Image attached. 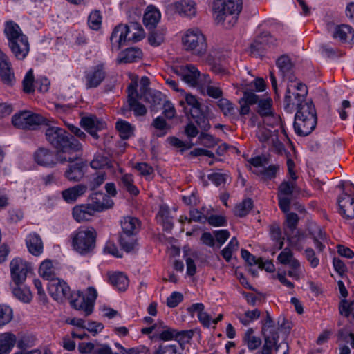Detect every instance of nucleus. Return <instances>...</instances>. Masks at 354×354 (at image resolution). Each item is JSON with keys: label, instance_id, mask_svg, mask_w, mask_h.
Wrapping results in <instances>:
<instances>
[{"label": "nucleus", "instance_id": "ea45409f", "mask_svg": "<svg viewBox=\"0 0 354 354\" xmlns=\"http://www.w3.org/2000/svg\"><path fill=\"white\" fill-rule=\"evenodd\" d=\"M50 121L46 118H44L39 114L33 113L28 111V117L27 120V126L28 128L26 129H33L35 126L44 124L48 127L50 126Z\"/></svg>", "mask_w": 354, "mask_h": 354}, {"label": "nucleus", "instance_id": "69168bd1", "mask_svg": "<svg viewBox=\"0 0 354 354\" xmlns=\"http://www.w3.org/2000/svg\"><path fill=\"white\" fill-rule=\"evenodd\" d=\"M162 114L167 118V119H172L176 116V109L174 107V105L171 103V102L169 100H166L162 104Z\"/></svg>", "mask_w": 354, "mask_h": 354}, {"label": "nucleus", "instance_id": "e2e57ef3", "mask_svg": "<svg viewBox=\"0 0 354 354\" xmlns=\"http://www.w3.org/2000/svg\"><path fill=\"white\" fill-rule=\"evenodd\" d=\"M205 221H207L210 225L214 227L225 226L227 225V220L225 217L221 215H211L206 216Z\"/></svg>", "mask_w": 354, "mask_h": 354}, {"label": "nucleus", "instance_id": "6e6552de", "mask_svg": "<svg viewBox=\"0 0 354 354\" xmlns=\"http://www.w3.org/2000/svg\"><path fill=\"white\" fill-rule=\"evenodd\" d=\"M185 102L191 107L190 115L198 127L203 131H207L211 125L208 118L201 110V104L197 97L190 93H185Z\"/></svg>", "mask_w": 354, "mask_h": 354}, {"label": "nucleus", "instance_id": "13d9d810", "mask_svg": "<svg viewBox=\"0 0 354 354\" xmlns=\"http://www.w3.org/2000/svg\"><path fill=\"white\" fill-rule=\"evenodd\" d=\"M71 289H49L50 296L58 302H63L68 299Z\"/></svg>", "mask_w": 354, "mask_h": 354}, {"label": "nucleus", "instance_id": "58836bf2", "mask_svg": "<svg viewBox=\"0 0 354 354\" xmlns=\"http://www.w3.org/2000/svg\"><path fill=\"white\" fill-rule=\"evenodd\" d=\"M115 128L118 131L120 136L122 140H127L133 134V127L127 121H118L115 124Z\"/></svg>", "mask_w": 354, "mask_h": 354}, {"label": "nucleus", "instance_id": "f257e3e1", "mask_svg": "<svg viewBox=\"0 0 354 354\" xmlns=\"http://www.w3.org/2000/svg\"><path fill=\"white\" fill-rule=\"evenodd\" d=\"M307 86L297 82L296 85L288 84L284 98V108L291 111L296 106L297 112L293 124L295 133L300 136H308L317 125V113L311 100H306Z\"/></svg>", "mask_w": 354, "mask_h": 354}, {"label": "nucleus", "instance_id": "6e6d98bb", "mask_svg": "<svg viewBox=\"0 0 354 354\" xmlns=\"http://www.w3.org/2000/svg\"><path fill=\"white\" fill-rule=\"evenodd\" d=\"M12 319V310L6 305H0V328Z\"/></svg>", "mask_w": 354, "mask_h": 354}, {"label": "nucleus", "instance_id": "2eb2a0df", "mask_svg": "<svg viewBox=\"0 0 354 354\" xmlns=\"http://www.w3.org/2000/svg\"><path fill=\"white\" fill-rule=\"evenodd\" d=\"M174 73L180 76L183 81L192 87L197 86L200 77L199 71L193 65L176 66Z\"/></svg>", "mask_w": 354, "mask_h": 354}, {"label": "nucleus", "instance_id": "412c9836", "mask_svg": "<svg viewBox=\"0 0 354 354\" xmlns=\"http://www.w3.org/2000/svg\"><path fill=\"white\" fill-rule=\"evenodd\" d=\"M86 165L82 161L75 162L68 166L64 176L70 181L78 182L84 177Z\"/></svg>", "mask_w": 354, "mask_h": 354}, {"label": "nucleus", "instance_id": "20e7f679", "mask_svg": "<svg viewBox=\"0 0 354 354\" xmlns=\"http://www.w3.org/2000/svg\"><path fill=\"white\" fill-rule=\"evenodd\" d=\"M144 37V30L138 23L116 26L110 37L112 50H118L127 41H138Z\"/></svg>", "mask_w": 354, "mask_h": 354}, {"label": "nucleus", "instance_id": "ddd939ff", "mask_svg": "<svg viewBox=\"0 0 354 354\" xmlns=\"http://www.w3.org/2000/svg\"><path fill=\"white\" fill-rule=\"evenodd\" d=\"M11 277L15 285L20 286L26 280L27 273L31 270L29 263L21 258H15L10 263Z\"/></svg>", "mask_w": 354, "mask_h": 354}, {"label": "nucleus", "instance_id": "f03ea898", "mask_svg": "<svg viewBox=\"0 0 354 354\" xmlns=\"http://www.w3.org/2000/svg\"><path fill=\"white\" fill-rule=\"evenodd\" d=\"M45 136L49 145L59 155L65 157L67 162L73 163L79 159L77 153L81 151L82 146L78 140L64 129L48 126Z\"/></svg>", "mask_w": 354, "mask_h": 354}, {"label": "nucleus", "instance_id": "6ab92c4d", "mask_svg": "<svg viewBox=\"0 0 354 354\" xmlns=\"http://www.w3.org/2000/svg\"><path fill=\"white\" fill-rule=\"evenodd\" d=\"M0 76L2 81L8 85L15 81L14 72L8 57L0 50Z\"/></svg>", "mask_w": 354, "mask_h": 354}, {"label": "nucleus", "instance_id": "338daca9", "mask_svg": "<svg viewBox=\"0 0 354 354\" xmlns=\"http://www.w3.org/2000/svg\"><path fill=\"white\" fill-rule=\"evenodd\" d=\"M183 299V295L179 292H173L167 299V305L169 308L176 307Z\"/></svg>", "mask_w": 354, "mask_h": 354}, {"label": "nucleus", "instance_id": "cd10ccee", "mask_svg": "<svg viewBox=\"0 0 354 354\" xmlns=\"http://www.w3.org/2000/svg\"><path fill=\"white\" fill-rule=\"evenodd\" d=\"M161 17L160 12L153 6H148L144 14L143 24L150 30L154 29Z\"/></svg>", "mask_w": 354, "mask_h": 354}, {"label": "nucleus", "instance_id": "8fccbe9b", "mask_svg": "<svg viewBox=\"0 0 354 354\" xmlns=\"http://www.w3.org/2000/svg\"><path fill=\"white\" fill-rule=\"evenodd\" d=\"M239 248V242L235 236L232 237L227 244L221 251L222 257L227 262H230L232 258V253L236 251Z\"/></svg>", "mask_w": 354, "mask_h": 354}, {"label": "nucleus", "instance_id": "4d7b16f0", "mask_svg": "<svg viewBox=\"0 0 354 354\" xmlns=\"http://www.w3.org/2000/svg\"><path fill=\"white\" fill-rule=\"evenodd\" d=\"M102 24V16L100 11L94 10L91 12L88 18V24L93 30H98Z\"/></svg>", "mask_w": 354, "mask_h": 354}, {"label": "nucleus", "instance_id": "bb28decb", "mask_svg": "<svg viewBox=\"0 0 354 354\" xmlns=\"http://www.w3.org/2000/svg\"><path fill=\"white\" fill-rule=\"evenodd\" d=\"M120 223L122 227V234L137 235L141 227L140 221L136 217H124Z\"/></svg>", "mask_w": 354, "mask_h": 354}, {"label": "nucleus", "instance_id": "5fc2aeb1", "mask_svg": "<svg viewBox=\"0 0 354 354\" xmlns=\"http://www.w3.org/2000/svg\"><path fill=\"white\" fill-rule=\"evenodd\" d=\"M33 70L30 69L26 74L23 82V90L26 93H32L35 91Z\"/></svg>", "mask_w": 354, "mask_h": 354}, {"label": "nucleus", "instance_id": "72a5a7b5", "mask_svg": "<svg viewBox=\"0 0 354 354\" xmlns=\"http://www.w3.org/2000/svg\"><path fill=\"white\" fill-rule=\"evenodd\" d=\"M333 37L343 41L354 42V30L351 26L342 24L335 28Z\"/></svg>", "mask_w": 354, "mask_h": 354}, {"label": "nucleus", "instance_id": "0eeeda50", "mask_svg": "<svg viewBox=\"0 0 354 354\" xmlns=\"http://www.w3.org/2000/svg\"><path fill=\"white\" fill-rule=\"evenodd\" d=\"M182 42L185 49L195 55L202 56L207 50L206 38L198 28L187 30L182 38Z\"/></svg>", "mask_w": 354, "mask_h": 354}, {"label": "nucleus", "instance_id": "c756f323", "mask_svg": "<svg viewBox=\"0 0 354 354\" xmlns=\"http://www.w3.org/2000/svg\"><path fill=\"white\" fill-rule=\"evenodd\" d=\"M26 245L30 253L39 256L43 252V242L40 236L37 233L30 234L26 240Z\"/></svg>", "mask_w": 354, "mask_h": 354}, {"label": "nucleus", "instance_id": "e433bc0d", "mask_svg": "<svg viewBox=\"0 0 354 354\" xmlns=\"http://www.w3.org/2000/svg\"><path fill=\"white\" fill-rule=\"evenodd\" d=\"M157 218L158 222L163 227V230L167 232H169L174 227L172 221V217L170 216V212L167 207H161L158 215Z\"/></svg>", "mask_w": 354, "mask_h": 354}, {"label": "nucleus", "instance_id": "680f3d73", "mask_svg": "<svg viewBox=\"0 0 354 354\" xmlns=\"http://www.w3.org/2000/svg\"><path fill=\"white\" fill-rule=\"evenodd\" d=\"M286 235L288 236V240L290 243L292 245H297L299 241L304 239L306 235L298 230H295L294 232H291L289 230L286 232Z\"/></svg>", "mask_w": 354, "mask_h": 354}, {"label": "nucleus", "instance_id": "37998d69", "mask_svg": "<svg viewBox=\"0 0 354 354\" xmlns=\"http://www.w3.org/2000/svg\"><path fill=\"white\" fill-rule=\"evenodd\" d=\"M253 207V201L251 198H246L236 205L234 208V214L239 217L246 216Z\"/></svg>", "mask_w": 354, "mask_h": 354}, {"label": "nucleus", "instance_id": "a878e982", "mask_svg": "<svg viewBox=\"0 0 354 354\" xmlns=\"http://www.w3.org/2000/svg\"><path fill=\"white\" fill-rule=\"evenodd\" d=\"M3 32L8 39V42L27 37L23 33L19 26L12 20L5 22Z\"/></svg>", "mask_w": 354, "mask_h": 354}, {"label": "nucleus", "instance_id": "c03bdc74", "mask_svg": "<svg viewBox=\"0 0 354 354\" xmlns=\"http://www.w3.org/2000/svg\"><path fill=\"white\" fill-rule=\"evenodd\" d=\"M217 105L225 116L235 118V108L234 104L225 98H221Z\"/></svg>", "mask_w": 354, "mask_h": 354}, {"label": "nucleus", "instance_id": "7c9ffc66", "mask_svg": "<svg viewBox=\"0 0 354 354\" xmlns=\"http://www.w3.org/2000/svg\"><path fill=\"white\" fill-rule=\"evenodd\" d=\"M264 339V344L261 348V354H272L273 349L278 351L280 344H278L279 333L275 334H262Z\"/></svg>", "mask_w": 354, "mask_h": 354}, {"label": "nucleus", "instance_id": "1a4fd4ad", "mask_svg": "<svg viewBox=\"0 0 354 354\" xmlns=\"http://www.w3.org/2000/svg\"><path fill=\"white\" fill-rule=\"evenodd\" d=\"M34 160L39 165L50 168L55 167L57 163L67 162L65 157L46 147H40L34 153Z\"/></svg>", "mask_w": 354, "mask_h": 354}, {"label": "nucleus", "instance_id": "7ed1b4c3", "mask_svg": "<svg viewBox=\"0 0 354 354\" xmlns=\"http://www.w3.org/2000/svg\"><path fill=\"white\" fill-rule=\"evenodd\" d=\"M243 8L242 0H214L213 10L215 20L226 28L234 26Z\"/></svg>", "mask_w": 354, "mask_h": 354}, {"label": "nucleus", "instance_id": "9d476101", "mask_svg": "<svg viewBox=\"0 0 354 354\" xmlns=\"http://www.w3.org/2000/svg\"><path fill=\"white\" fill-rule=\"evenodd\" d=\"M280 263L288 267V275L295 280H299L302 274V267L297 259L294 257L293 253L288 248L282 250L277 257Z\"/></svg>", "mask_w": 354, "mask_h": 354}, {"label": "nucleus", "instance_id": "c85d7f7f", "mask_svg": "<svg viewBox=\"0 0 354 354\" xmlns=\"http://www.w3.org/2000/svg\"><path fill=\"white\" fill-rule=\"evenodd\" d=\"M175 12L179 15L192 17L196 15V3L190 0H181L174 5Z\"/></svg>", "mask_w": 354, "mask_h": 354}, {"label": "nucleus", "instance_id": "5701e85b", "mask_svg": "<svg viewBox=\"0 0 354 354\" xmlns=\"http://www.w3.org/2000/svg\"><path fill=\"white\" fill-rule=\"evenodd\" d=\"M87 190V186L84 184H77L66 189L62 192L63 199L68 203H73L83 196Z\"/></svg>", "mask_w": 354, "mask_h": 354}, {"label": "nucleus", "instance_id": "aec40b11", "mask_svg": "<svg viewBox=\"0 0 354 354\" xmlns=\"http://www.w3.org/2000/svg\"><path fill=\"white\" fill-rule=\"evenodd\" d=\"M339 213L346 219H354V198L344 194L338 198Z\"/></svg>", "mask_w": 354, "mask_h": 354}, {"label": "nucleus", "instance_id": "473e14b6", "mask_svg": "<svg viewBox=\"0 0 354 354\" xmlns=\"http://www.w3.org/2000/svg\"><path fill=\"white\" fill-rule=\"evenodd\" d=\"M206 62L210 66L211 71L217 75H225L227 73L226 66L222 63L220 57H217L215 51L211 52L206 58Z\"/></svg>", "mask_w": 354, "mask_h": 354}, {"label": "nucleus", "instance_id": "49530a36", "mask_svg": "<svg viewBox=\"0 0 354 354\" xmlns=\"http://www.w3.org/2000/svg\"><path fill=\"white\" fill-rule=\"evenodd\" d=\"M165 30L164 29H152L149 33L148 41L153 46H160L165 40Z\"/></svg>", "mask_w": 354, "mask_h": 354}, {"label": "nucleus", "instance_id": "a18cd8bd", "mask_svg": "<svg viewBox=\"0 0 354 354\" xmlns=\"http://www.w3.org/2000/svg\"><path fill=\"white\" fill-rule=\"evenodd\" d=\"M279 333L275 323L268 311H266V316L262 321L261 334H275Z\"/></svg>", "mask_w": 354, "mask_h": 354}, {"label": "nucleus", "instance_id": "3c124183", "mask_svg": "<svg viewBox=\"0 0 354 354\" xmlns=\"http://www.w3.org/2000/svg\"><path fill=\"white\" fill-rule=\"evenodd\" d=\"M242 295L246 299L248 304L251 306H255L257 304H261L266 299V295L261 292L250 293L242 292Z\"/></svg>", "mask_w": 354, "mask_h": 354}, {"label": "nucleus", "instance_id": "bf43d9fd", "mask_svg": "<svg viewBox=\"0 0 354 354\" xmlns=\"http://www.w3.org/2000/svg\"><path fill=\"white\" fill-rule=\"evenodd\" d=\"M286 213H287V214L286 216V221L288 229L290 232H294L295 230L297 229V224L299 222V216L296 213H293V212L288 213V212Z\"/></svg>", "mask_w": 354, "mask_h": 354}, {"label": "nucleus", "instance_id": "c9c22d12", "mask_svg": "<svg viewBox=\"0 0 354 354\" xmlns=\"http://www.w3.org/2000/svg\"><path fill=\"white\" fill-rule=\"evenodd\" d=\"M119 242L122 248L127 252L133 251L138 246L136 234L120 233Z\"/></svg>", "mask_w": 354, "mask_h": 354}, {"label": "nucleus", "instance_id": "de8ad7c7", "mask_svg": "<svg viewBox=\"0 0 354 354\" xmlns=\"http://www.w3.org/2000/svg\"><path fill=\"white\" fill-rule=\"evenodd\" d=\"M272 100L270 98L261 99L257 103V112L263 118L272 113Z\"/></svg>", "mask_w": 354, "mask_h": 354}, {"label": "nucleus", "instance_id": "f8f14e48", "mask_svg": "<svg viewBox=\"0 0 354 354\" xmlns=\"http://www.w3.org/2000/svg\"><path fill=\"white\" fill-rule=\"evenodd\" d=\"M106 71L104 64L100 63L91 67L84 72V81L86 89L98 87L104 80Z\"/></svg>", "mask_w": 354, "mask_h": 354}, {"label": "nucleus", "instance_id": "603ef678", "mask_svg": "<svg viewBox=\"0 0 354 354\" xmlns=\"http://www.w3.org/2000/svg\"><path fill=\"white\" fill-rule=\"evenodd\" d=\"M28 117V111L20 112L12 116V122L15 127L19 129H26V128H28V126H27Z\"/></svg>", "mask_w": 354, "mask_h": 354}, {"label": "nucleus", "instance_id": "052dcab7", "mask_svg": "<svg viewBox=\"0 0 354 354\" xmlns=\"http://www.w3.org/2000/svg\"><path fill=\"white\" fill-rule=\"evenodd\" d=\"M279 167L276 165H270L259 171L260 174L263 176L265 180H270L275 178L277 172L279 171Z\"/></svg>", "mask_w": 354, "mask_h": 354}, {"label": "nucleus", "instance_id": "dca6fc26", "mask_svg": "<svg viewBox=\"0 0 354 354\" xmlns=\"http://www.w3.org/2000/svg\"><path fill=\"white\" fill-rule=\"evenodd\" d=\"M80 124L82 128L96 140L99 138L97 131L104 129L106 127V123L95 115L82 118Z\"/></svg>", "mask_w": 354, "mask_h": 354}, {"label": "nucleus", "instance_id": "9b49d317", "mask_svg": "<svg viewBox=\"0 0 354 354\" xmlns=\"http://www.w3.org/2000/svg\"><path fill=\"white\" fill-rule=\"evenodd\" d=\"M298 192L296 180H284L278 187L279 206L281 210L286 213L290 210L291 198L294 192Z\"/></svg>", "mask_w": 354, "mask_h": 354}, {"label": "nucleus", "instance_id": "a211bd4d", "mask_svg": "<svg viewBox=\"0 0 354 354\" xmlns=\"http://www.w3.org/2000/svg\"><path fill=\"white\" fill-rule=\"evenodd\" d=\"M8 44L14 56L19 60L24 59L29 53L30 44L28 37L11 41Z\"/></svg>", "mask_w": 354, "mask_h": 354}, {"label": "nucleus", "instance_id": "f704fd0d", "mask_svg": "<svg viewBox=\"0 0 354 354\" xmlns=\"http://www.w3.org/2000/svg\"><path fill=\"white\" fill-rule=\"evenodd\" d=\"M16 336L11 333L0 335V354H8L15 346Z\"/></svg>", "mask_w": 354, "mask_h": 354}, {"label": "nucleus", "instance_id": "39448f33", "mask_svg": "<svg viewBox=\"0 0 354 354\" xmlns=\"http://www.w3.org/2000/svg\"><path fill=\"white\" fill-rule=\"evenodd\" d=\"M71 238L73 249L81 254L91 252L96 245L97 232L93 227H80Z\"/></svg>", "mask_w": 354, "mask_h": 354}, {"label": "nucleus", "instance_id": "4be33fe9", "mask_svg": "<svg viewBox=\"0 0 354 354\" xmlns=\"http://www.w3.org/2000/svg\"><path fill=\"white\" fill-rule=\"evenodd\" d=\"M95 211L89 203L75 205L73 208V217L78 223L90 221Z\"/></svg>", "mask_w": 354, "mask_h": 354}, {"label": "nucleus", "instance_id": "09e8293b", "mask_svg": "<svg viewBox=\"0 0 354 354\" xmlns=\"http://www.w3.org/2000/svg\"><path fill=\"white\" fill-rule=\"evenodd\" d=\"M121 184L131 194L137 196L139 194V190L133 185V178L131 174H125L121 177Z\"/></svg>", "mask_w": 354, "mask_h": 354}, {"label": "nucleus", "instance_id": "b1692460", "mask_svg": "<svg viewBox=\"0 0 354 354\" xmlns=\"http://www.w3.org/2000/svg\"><path fill=\"white\" fill-rule=\"evenodd\" d=\"M277 66L283 77L291 82L290 84L294 85L293 64L287 55H282L277 60Z\"/></svg>", "mask_w": 354, "mask_h": 354}, {"label": "nucleus", "instance_id": "774afa93", "mask_svg": "<svg viewBox=\"0 0 354 354\" xmlns=\"http://www.w3.org/2000/svg\"><path fill=\"white\" fill-rule=\"evenodd\" d=\"M338 339L346 343H350L351 347L354 348V333L348 332L345 329H341L337 334Z\"/></svg>", "mask_w": 354, "mask_h": 354}, {"label": "nucleus", "instance_id": "4468645a", "mask_svg": "<svg viewBox=\"0 0 354 354\" xmlns=\"http://www.w3.org/2000/svg\"><path fill=\"white\" fill-rule=\"evenodd\" d=\"M39 273L44 279L49 281L48 288H68L65 281L55 277L53 263L50 260H45L41 263Z\"/></svg>", "mask_w": 354, "mask_h": 354}, {"label": "nucleus", "instance_id": "393cba45", "mask_svg": "<svg viewBox=\"0 0 354 354\" xmlns=\"http://www.w3.org/2000/svg\"><path fill=\"white\" fill-rule=\"evenodd\" d=\"M142 55V52L139 48H128L119 54L118 62L120 64L136 62L141 59Z\"/></svg>", "mask_w": 354, "mask_h": 354}, {"label": "nucleus", "instance_id": "0e129e2a", "mask_svg": "<svg viewBox=\"0 0 354 354\" xmlns=\"http://www.w3.org/2000/svg\"><path fill=\"white\" fill-rule=\"evenodd\" d=\"M109 163V159L102 155H97L94 157L93 160L91 162L90 165L93 169H101Z\"/></svg>", "mask_w": 354, "mask_h": 354}, {"label": "nucleus", "instance_id": "79ce46f5", "mask_svg": "<svg viewBox=\"0 0 354 354\" xmlns=\"http://www.w3.org/2000/svg\"><path fill=\"white\" fill-rule=\"evenodd\" d=\"M339 311L341 315L354 319V300L348 301L347 299H342L339 304Z\"/></svg>", "mask_w": 354, "mask_h": 354}, {"label": "nucleus", "instance_id": "423d86ee", "mask_svg": "<svg viewBox=\"0 0 354 354\" xmlns=\"http://www.w3.org/2000/svg\"><path fill=\"white\" fill-rule=\"evenodd\" d=\"M97 296L96 289H73L70 290L68 299L73 308L83 310L84 316L88 317L93 311Z\"/></svg>", "mask_w": 354, "mask_h": 354}, {"label": "nucleus", "instance_id": "2f4dec72", "mask_svg": "<svg viewBox=\"0 0 354 354\" xmlns=\"http://www.w3.org/2000/svg\"><path fill=\"white\" fill-rule=\"evenodd\" d=\"M270 36L268 33L263 32L257 37L255 40L250 45V51L254 56L261 55L266 46L269 43Z\"/></svg>", "mask_w": 354, "mask_h": 354}, {"label": "nucleus", "instance_id": "f3484780", "mask_svg": "<svg viewBox=\"0 0 354 354\" xmlns=\"http://www.w3.org/2000/svg\"><path fill=\"white\" fill-rule=\"evenodd\" d=\"M88 199L95 212L104 211L113 205V201L110 196L101 192L93 193Z\"/></svg>", "mask_w": 354, "mask_h": 354}, {"label": "nucleus", "instance_id": "864d4df0", "mask_svg": "<svg viewBox=\"0 0 354 354\" xmlns=\"http://www.w3.org/2000/svg\"><path fill=\"white\" fill-rule=\"evenodd\" d=\"M13 296L24 303H30L33 297V293L30 289H12Z\"/></svg>", "mask_w": 354, "mask_h": 354}, {"label": "nucleus", "instance_id": "a19ab883", "mask_svg": "<svg viewBox=\"0 0 354 354\" xmlns=\"http://www.w3.org/2000/svg\"><path fill=\"white\" fill-rule=\"evenodd\" d=\"M254 330L249 328L247 330L243 337V342L247 345L249 350L253 351L258 348L261 344V339L259 337L253 335Z\"/></svg>", "mask_w": 354, "mask_h": 354}, {"label": "nucleus", "instance_id": "4c0bfd02", "mask_svg": "<svg viewBox=\"0 0 354 354\" xmlns=\"http://www.w3.org/2000/svg\"><path fill=\"white\" fill-rule=\"evenodd\" d=\"M109 281L111 286L118 288H126L129 286V279L123 272H116L109 274Z\"/></svg>", "mask_w": 354, "mask_h": 354}]
</instances>
